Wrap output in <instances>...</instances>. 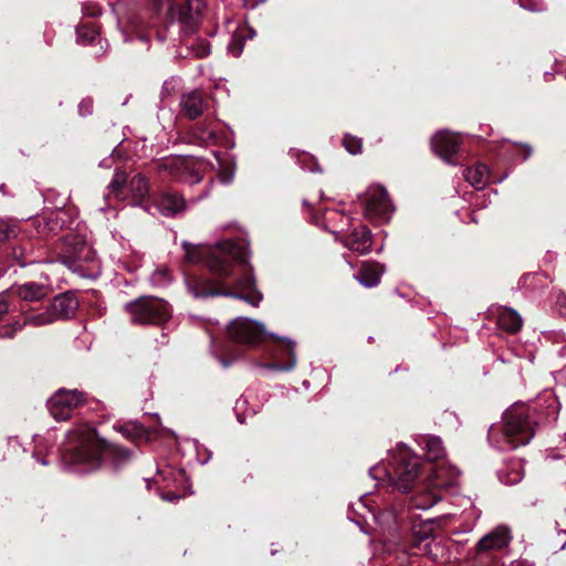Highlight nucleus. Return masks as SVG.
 <instances>
[{
    "label": "nucleus",
    "mask_w": 566,
    "mask_h": 566,
    "mask_svg": "<svg viewBox=\"0 0 566 566\" xmlns=\"http://www.w3.org/2000/svg\"><path fill=\"white\" fill-rule=\"evenodd\" d=\"M182 247L189 262H199L203 254H208L207 266L214 275L213 279L186 277L187 291L195 298L226 296L243 300L252 306L260 304L263 296L255 289V279L242 245L224 240L211 250L188 242Z\"/></svg>",
    "instance_id": "f257e3e1"
},
{
    "label": "nucleus",
    "mask_w": 566,
    "mask_h": 566,
    "mask_svg": "<svg viewBox=\"0 0 566 566\" xmlns=\"http://www.w3.org/2000/svg\"><path fill=\"white\" fill-rule=\"evenodd\" d=\"M69 439L71 441L76 440L77 446L67 450L64 460L75 472H93L101 467L102 460L109 461L113 469L117 470L132 458L130 451L107 444L97 436L95 430L90 428H84L77 433H71Z\"/></svg>",
    "instance_id": "f03ea898"
},
{
    "label": "nucleus",
    "mask_w": 566,
    "mask_h": 566,
    "mask_svg": "<svg viewBox=\"0 0 566 566\" xmlns=\"http://www.w3.org/2000/svg\"><path fill=\"white\" fill-rule=\"evenodd\" d=\"M534 420L530 408L524 405H514L503 416V426L499 438L497 430L490 428L489 439L494 441L500 450H513L527 444L535 433Z\"/></svg>",
    "instance_id": "7ed1b4c3"
},
{
    "label": "nucleus",
    "mask_w": 566,
    "mask_h": 566,
    "mask_svg": "<svg viewBox=\"0 0 566 566\" xmlns=\"http://www.w3.org/2000/svg\"><path fill=\"white\" fill-rule=\"evenodd\" d=\"M228 333L234 342L250 346L260 344L266 336L273 337L284 344L289 352L290 359L285 364L274 363L268 365V367L275 370L290 371L296 365V356L294 352L295 342L290 338L279 337L275 334L268 333L261 322L249 319L247 317H238L229 324Z\"/></svg>",
    "instance_id": "20e7f679"
},
{
    "label": "nucleus",
    "mask_w": 566,
    "mask_h": 566,
    "mask_svg": "<svg viewBox=\"0 0 566 566\" xmlns=\"http://www.w3.org/2000/svg\"><path fill=\"white\" fill-rule=\"evenodd\" d=\"M179 0H148L149 8L164 18L166 22L178 21L186 32H193L200 20L203 9L201 0H188L184 6H178Z\"/></svg>",
    "instance_id": "39448f33"
},
{
    "label": "nucleus",
    "mask_w": 566,
    "mask_h": 566,
    "mask_svg": "<svg viewBox=\"0 0 566 566\" xmlns=\"http://www.w3.org/2000/svg\"><path fill=\"white\" fill-rule=\"evenodd\" d=\"M130 321L140 325L164 326L172 316L170 304L156 296H142L125 305Z\"/></svg>",
    "instance_id": "423d86ee"
},
{
    "label": "nucleus",
    "mask_w": 566,
    "mask_h": 566,
    "mask_svg": "<svg viewBox=\"0 0 566 566\" xmlns=\"http://www.w3.org/2000/svg\"><path fill=\"white\" fill-rule=\"evenodd\" d=\"M460 471L453 467L441 465L437 468L432 481L433 490H426L412 497V505L419 510H428L441 500L438 490L449 489L458 484Z\"/></svg>",
    "instance_id": "0eeeda50"
},
{
    "label": "nucleus",
    "mask_w": 566,
    "mask_h": 566,
    "mask_svg": "<svg viewBox=\"0 0 566 566\" xmlns=\"http://www.w3.org/2000/svg\"><path fill=\"white\" fill-rule=\"evenodd\" d=\"M419 460L417 457L409 454L406 446L400 447L399 457L392 467V473L387 472L389 480L402 493L411 490L416 479L418 478Z\"/></svg>",
    "instance_id": "6e6552de"
},
{
    "label": "nucleus",
    "mask_w": 566,
    "mask_h": 566,
    "mask_svg": "<svg viewBox=\"0 0 566 566\" xmlns=\"http://www.w3.org/2000/svg\"><path fill=\"white\" fill-rule=\"evenodd\" d=\"M364 216L369 220L387 221L394 211V206L382 186H371L360 198Z\"/></svg>",
    "instance_id": "1a4fd4ad"
},
{
    "label": "nucleus",
    "mask_w": 566,
    "mask_h": 566,
    "mask_svg": "<svg viewBox=\"0 0 566 566\" xmlns=\"http://www.w3.org/2000/svg\"><path fill=\"white\" fill-rule=\"evenodd\" d=\"M85 401V395L76 389H59L49 400L48 408L55 420L62 421L71 417L73 409Z\"/></svg>",
    "instance_id": "9d476101"
},
{
    "label": "nucleus",
    "mask_w": 566,
    "mask_h": 566,
    "mask_svg": "<svg viewBox=\"0 0 566 566\" xmlns=\"http://www.w3.org/2000/svg\"><path fill=\"white\" fill-rule=\"evenodd\" d=\"M461 146V139L458 135L448 130L438 132L431 138L433 151L444 161L455 165L453 157L458 154Z\"/></svg>",
    "instance_id": "9b49d317"
},
{
    "label": "nucleus",
    "mask_w": 566,
    "mask_h": 566,
    "mask_svg": "<svg viewBox=\"0 0 566 566\" xmlns=\"http://www.w3.org/2000/svg\"><path fill=\"white\" fill-rule=\"evenodd\" d=\"M65 258L71 266L75 270L82 266L84 262H91L94 260L91 248L81 238H74L70 234L65 237Z\"/></svg>",
    "instance_id": "f8f14e48"
},
{
    "label": "nucleus",
    "mask_w": 566,
    "mask_h": 566,
    "mask_svg": "<svg viewBox=\"0 0 566 566\" xmlns=\"http://www.w3.org/2000/svg\"><path fill=\"white\" fill-rule=\"evenodd\" d=\"M512 539L510 530L505 526H499L489 534L484 535L476 544L479 553L488 551H497L506 547Z\"/></svg>",
    "instance_id": "ddd939ff"
},
{
    "label": "nucleus",
    "mask_w": 566,
    "mask_h": 566,
    "mask_svg": "<svg viewBox=\"0 0 566 566\" xmlns=\"http://www.w3.org/2000/svg\"><path fill=\"white\" fill-rule=\"evenodd\" d=\"M344 245L360 254H366L371 248V232L367 227L353 230L345 239Z\"/></svg>",
    "instance_id": "4468645a"
},
{
    "label": "nucleus",
    "mask_w": 566,
    "mask_h": 566,
    "mask_svg": "<svg viewBox=\"0 0 566 566\" xmlns=\"http://www.w3.org/2000/svg\"><path fill=\"white\" fill-rule=\"evenodd\" d=\"M77 307V300L67 293L57 295L50 304L55 321L70 318L75 314Z\"/></svg>",
    "instance_id": "2eb2a0df"
},
{
    "label": "nucleus",
    "mask_w": 566,
    "mask_h": 566,
    "mask_svg": "<svg viewBox=\"0 0 566 566\" xmlns=\"http://www.w3.org/2000/svg\"><path fill=\"white\" fill-rule=\"evenodd\" d=\"M35 222L40 234H56L65 224V212L62 210L50 211L44 213Z\"/></svg>",
    "instance_id": "dca6fc26"
},
{
    "label": "nucleus",
    "mask_w": 566,
    "mask_h": 566,
    "mask_svg": "<svg viewBox=\"0 0 566 566\" xmlns=\"http://www.w3.org/2000/svg\"><path fill=\"white\" fill-rule=\"evenodd\" d=\"M190 139L200 145H211L217 140L214 122L212 119L198 122L189 130Z\"/></svg>",
    "instance_id": "f3484780"
},
{
    "label": "nucleus",
    "mask_w": 566,
    "mask_h": 566,
    "mask_svg": "<svg viewBox=\"0 0 566 566\" xmlns=\"http://www.w3.org/2000/svg\"><path fill=\"white\" fill-rule=\"evenodd\" d=\"M385 272L384 265L376 262H365L355 279L365 287H375L379 284Z\"/></svg>",
    "instance_id": "a211bd4d"
},
{
    "label": "nucleus",
    "mask_w": 566,
    "mask_h": 566,
    "mask_svg": "<svg viewBox=\"0 0 566 566\" xmlns=\"http://www.w3.org/2000/svg\"><path fill=\"white\" fill-rule=\"evenodd\" d=\"M14 293L23 301L35 302L44 298L48 293V286L36 282H27L18 285Z\"/></svg>",
    "instance_id": "6ab92c4d"
},
{
    "label": "nucleus",
    "mask_w": 566,
    "mask_h": 566,
    "mask_svg": "<svg viewBox=\"0 0 566 566\" xmlns=\"http://www.w3.org/2000/svg\"><path fill=\"white\" fill-rule=\"evenodd\" d=\"M497 325L501 329L514 334L521 329L523 319L515 310L503 307L497 314Z\"/></svg>",
    "instance_id": "aec40b11"
},
{
    "label": "nucleus",
    "mask_w": 566,
    "mask_h": 566,
    "mask_svg": "<svg viewBox=\"0 0 566 566\" xmlns=\"http://www.w3.org/2000/svg\"><path fill=\"white\" fill-rule=\"evenodd\" d=\"M157 207L164 216L174 217L185 209V201L177 193L166 192L158 199Z\"/></svg>",
    "instance_id": "412c9836"
},
{
    "label": "nucleus",
    "mask_w": 566,
    "mask_h": 566,
    "mask_svg": "<svg viewBox=\"0 0 566 566\" xmlns=\"http://www.w3.org/2000/svg\"><path fill=\"white\" fill-rule=\"evenodd\" d=\"M417 442L423 449L427 459L430 461H436L444 455V448L439 437L420 436Z\"/></svg>",
    "instance_id": "4be33fe9"
},
{
    "label": "nucleus",
    "mask_w": 566,
    "mask_h": 566,
    "mask_svg": "<svg viewBox=\"0 0 566 566\" xmlns=\"http://www.w3.org/2000/svg\"><path fill=\"white\" fill-rule=\"evenodd\" d=\"M465 180L475 189H483L489 180V169L485 165L479 164L474 168L464 171Z\"/></svg>",
    "instance_id": "5701e85b"
},
{
    "label": "nucleus",
    "mask_w": 566,
    "mask_h": 566,
    "mask_svg": "<svg viewBox=\"0 0 566 566\" xmlns=\"http://www.w3.org/2000/svg\"><path fill=\"white\" fill-rule=\"evenodd\" d=\"M127 176L125 171L116 170L112 181L107 187V197H114L118 200H124L126 198V189H127Z\"/></svg>",
    "instance_id": "b1692460"
},
{
    "label": "nucleus",
    "mask_w": 566,
    "mask_h": 566,
    "mask_svg": "<svg viewBox=\"0 0 566 566\" xmlns=\"http://www.w3.org/2000/svg\"><path fill=\"white\" fill-rule=\"evenodd\" d=\"M171 281V273L166 265L157 266L149 276V282L155 287H166Z\"/></svg>",
    "instance_id": "393cba45"
},
{
    "label": "nucleus",
    "mask_w": 566,
    "mask_h": 566,
    "mask_svg": "<svg viewBox=\"0 0 566 566\" xmlns=\"http://www.w3.org/2000/svg\"><path fill=\"white\" fill-rule=\"evenodd\" d=\"M128 189L134 198L144 199L149 191L148 181L143 175L138 174L130 179Z\"/></svg>",
    "instance_id": "a878e982"
},
{
    "label": "nucleus",
    "mask_w": 566,
    "mask_h": 566,
    "mask_svg": "<svg viewBox=\"0 0 566 566\" xmlns=\"http://www.w3.org/2000/svg\"><path fill=\"white\" fill-rule=\"evenodd\" d=\"M54 322H56V321H55V318L52 314V311L49 306L45 311H43L41 313L27 316L22 324H24V326H27V325L43 326V325L52 324Z\"/></svg>",
    "instance_id": "bb28decb"
},
{
    "label": "nucleus",
    "mask_w": 566,
    "mask_h": 566,
    "mask_svg": "<svg viewBox=\"0 0 566 566\" xmlns=\"http://www.w3.org/2000/svg\"><path fill=\"white\" fill-rule=\"evenodd\" d=\"M98 32L95 27L90 24H82L76 30V40L81 44H91L97 38Z\"/></svg>",
    "instance_id": "cd10ccee"
},
{
    "label": "nucleus",
    "mask_w": 566,
    "mask_h": 566,
    "mask_svg": "<svg viewBox=\"0 0 566 566\" xmlns=\"http://www.w3.org/2000/svg\"><path fill=\"white\" fill-rule=\"evenodd\" d=\"M500 481L506 485H513L518 483L523 479V472L521 470V463H513L510 472L501 471L499 473Z\"/></svg>",
    "instance_id": "c85d7f7f"
},
{
    "label": "nucleus",
    "mask_w": 566,
    "mask_h": 566,
    "mask_svg": "<svg viewBox=\"0 0 566 566\" xmlns=\"http://www.w3.org/2000/svg\"><path fill=\"white\" fill-rule=\"evenodd\" d=\"M187 46L192 51L197 57H206L210 54V44L205 39H195Z\"/></svg>",
    "instance_id": "c756f323"
},
{
    "label": "nucleus",
    "mask_w": 566,
    "mask_h": 566,
    "mask_svg": "<svg viewBox=\"0 0 566 566\" xmlns=\"http://www.w3.org/2000/svg\"><path fill=\"white\" fill-rule=\"evenodd\" d=\"M343 146L349 154L357 155L361 153L363 142L356 136L346 134L343 138Z\"/></svg>",
    "instance_id": "7c9ffc66"
},
{
    "label": "nucleus",
    "mask_w": 566,
    "mask_h": 566,
    "mask_svg": "<svg viewBox=\"0 0 566 566\" xmlns=\"http://www.w3.org/2000/svg\"><path fill=\"white\" fill-rule=\"evenodd\" d=\"M23 327H24V324H22L21 322H18V321L13 322L12 324L3 325L0 327V338H2V339L13 338L14 335L19 331H22Z\"/></svg>",
    "instance_id": "2f4dec72"
},
{
    "label": "nucleus",
    "mask_w": 566,
    "mask_h": 566,
    "mask_svg": "<svg viewBox=\"0 0 566 566\" xmlns=\"http://www.w3.org/2000/svg\"><path fill=\"white\" fill-rule=\"evenodd\" d=\"M179 87H180V80L177 78V77H171V78L165 81L163 86H161V97H163V99L166 96H169L171 94L177 93Z\"/></svg>",
    "instance_id": "473e14b6"
},
{
    "label": "nucleus",
    "mask_w": 566,
    "mask_h": 566,
    "mask_svg": "<svg viewBox=\"0 0 566 566\" xmlns=\"http://www.w3.org/2000/svg\"><path fill=\"white\" fill-rule=\"evenodd\" d=\"M118 430L127 438H133L139 433H142V427L136 423H128L118 427Z\"/></svg>",
    "instance_id": "72a5a7b5"
},
{
    "label": "nucleus",
    "mask_w": 566,
    "mask_h": 566,
    "mask_svg": "<svg viewBox=\"0 0 566 566\" xmlns=\"http://www.w3.org/2000/svg\"><path fill=\"white\" fill-rule=\"evenodd\" d=\"M518 3L522 8L530 11H542L544 9L542 0H518Z\"/></svg>",
    "instance_id": "f704fd0d"
},
{
    "label": "nucleus",
    "mask_w": 566,
    "mask_h": 566,
    "mask_svg": "<svg viewBox=\"0 0 566 566\" xmlns=\"http://www.w3.org/2000/svg\"><path fill=\"white\" fill-rule=\"evenodd\" d=\"M202 103L201 101V96L198 92H191L187 99H182L181 103H180V106H191V107H195V106H198Z\"/></svg>",
    "instance_id": "c9c22d12"
},
{
    "label": "nucleus",
    "mask_w": 566,
    "mask_h": 566,
    "mask_svg": "<svg viewBox=\"0 0 566 566\" xmlns=\"http://www.w3.org/2000/svg\"><path fill=\"white\" fill-rule=\"evenodd\" d=\"M13 235H15L14 227H12L6 222H0V240L6 241V240H9Z\"/></svg>",
    "instance_id": "e433bc0d"
},
{
    "label": "nucleus",
    "mask_w": 566,
    "mask_h": 566,
    "mask_svg": "<svg viewBox=\"0 0 566 566\" xmlns=\"http://www.w3.org/2000/svg\"><path fill=\"white\" fill-rule=\"evenodd\" d=\"M185 169L188 170L187 176L185 177L187 182L195 185L202 180V175L199 170L195 168L190 169L188 166H186Z\"/></svg>",
    "instance_id": "4c0bfd02"
},
{
    "label": "nucleus",
    "mask_w": 566,
    "mask_h": 566,
    "mask_svg": "<svg viewBox=\"0 0 566 566\" xmlns=\"http://www.w3.org/2000/svg\"><path fill=\"white\" fill-rule=\"evenodd\" d=\"M9 312L8 295L6 293L0 294V321Z\"/></svg>",
    "instance_id": "58836bf2"
},
{
    "label": "nucleus",
    "mask_w": 566,
    "mask_h": 566,
    "mask_svg": "<svg viewBox=\"0 0 566 566\" xmlns=\"http://www.w3.org/2000/svg\"><path fill=\"white\" fill-rule=\"evenodd\" d=\"M185 164L184 160L179 159V158H172V159H167L165 160L161 166L165 168V169H174V168H179L180 166H182Z\"/></svg>",
    "instance_id": "ea45409f"
},
{
    "label": "nucleus",
    "mask_w": 566,
    "mask_h": 566,
    "mask_svg": "<svg viewBox=\"0 0 566 566\" xmlns=\"http://www.w3.org/2000/svg\"><path fill=\"white\" fill-rule=\"evenodd\" d=\"M202 115V108H185L184 116L190 120L197 119Z\"/></svg>",
    "instance_id": "a19ab883"
},
{
    "label": "nucleus",
    "mask_w": 566,
    "mask_h": 566,
    "mask_svg": "<svg viewBox=\"0 0 566 566\" xmlns=\"http://www.w3.org/2000/svg\"><path fill=\"white\" fill-rule=\"evenodd\" d=\"M228 50L234 55L239 56L243 50V45L240 40H234L229 44Z\"/></svg>",
    "instance_id": "79ce46f5"
},
{
    "label": "nucleus",
    "mask_w": 566,
    "mask_h": 566,
    "mask_svg": "<svg viewBox=\"0 0 566 566\" xmlns=\"http://www.w3.org/2000/svg\"><path fill=\"white\" fill-rule=\"evenodd\" d=\"M556 305L558 306L559 312H560L563 315H566V296H565V295L560 294V295L557 297Z\"/></svg>",
    "instance_id": "37998d69"
},
{
    "label": "nucleus",
    "mask_w": 566,
    "mask_h": 566,
    "mask_svg": "<svg viewBox=\"0 0 566 566\" xmlns=\"http://www.w3.org/2000/svg\"><path fill=\"white\" fill-rule=\"evenodd\" d=\"M557 537V545L559 546V549H564L566 546V531H559L556 535Z\"/></svg>",
    "instance_id": "c03bdc74"
},
{
    "label": "nucleus",
    "mask_w": 566,
    "mask_h": 566,
    "mask_svg": "<svg viewBox=\"0 0 566 566\" xmlns=\"http://www.w3.org/2000/svg\"><path fill=\"white\" fill-rule=\"evenodd\" d=\"M520 147L524 150L523 160L531 157L533 149L528 144H521Z\"/></svg>",
    "instance_id": "a18cd8bd"
},
{
    "label": "nucleus",
    "mask_w": 566,
    "mask_h": 566,
    "mask_svg": "<svg viewBox=\"0 0 566 566\" xmlns=\"http://www.w3.org/2000/svg\"><path fill=\"white\" fill-rule=\"evenodd\" d=\"M161 497H163V500H165V501L172 502V501H175V500L179 499L180 496H179V495H176V494H174V493H164V494L161 495Z\"/></svg>",
    "instance_id": "49530a36"
},
{
    "label": "nucleus",
    "mask_w": 566,
    "mask_h": 566,
    "mask_svg": "<svg viewBox=\"0 0 566 566\" xmlns=\"http://www.w3.org/2000/svg\"><path fill=\"white\" fill-rule=\"evenodd\" d=\"M380 470H381L380 467L370 468L369 474L371 475L373 479H380V476L377 474V472Z\"/></svg>",
    "instance_id": "de8ad7c7"
},
{
    "label": "nucleus",
    "mask_w": 566,
    "mask_h": 566,
    "mask_svg": "<svg viewBox=\"0 0 566 566\" xmlns=\"http://www.w3.org/2000/svg\"><path fill=\"white\" fill-rule=\"evenodd\" d=\"M221 364L223 365V367H229L231 363L226 359H222Z\"/></svg>",
    "instance_id": "09e8293b"
},
{
    "label": "nucleus",
    "mask_w": 566,
    "mask_h": 566,
    "mask_svg": "<svg viewBox=\"0 0 566 566\" xmlns=\"http://www.w3.org/2000/svg\"><path fill=\"white\" fill-rule=\"evenodd\" d=\"M210 458H211V454L209 453L208 457L201 461V463L202 464L207 463Z\"/></svg>",
    "instance_id": "8fccbe9b"
},
{
    "label": "nucleus",
    "mask_w": 566,
    "mask_h": 566,
    "mask_svg": "<svg viewBox=\"0 0 566 566\" xmlns=\"http://www.w3.org/2000/svg\"><path fill=\"white\" fill-rule=\"evenodd\" d=\"M291 155H292V156H298V151H297V150H293V149H292V150H291Z\"/></svg>",
    "instance_id": "3c124183"
},
{
    "label": "nucleus",
    "mask_w": 566,
    "mask_h": 566,
    "mask_svg": "<svg viewBox=\"0 0 566 566\" xmlns=\"http://www.w3.org/2000/svg\"><path fill=\"white\" fill-rule=\"evenodd\" d=\"M13 255H14L18 260H20V256L18 255V251H17V250H14V251H13Z\"/></svg>",
    "instance_id": "603ef678"
},
{
    "label": "nucleus",
    "mask_w": 566,
    "mask_h": 566,
    "mask_svg": "<svg viewBox=\"0 0 566 566\" xmlns=\"http://www.w3.org/2000/svg\"><path fill=\"white\" fill-rule=\"evenodd\" d=\"M223 182H226V184L231 182V178H229L228 180H223Z\"/></svg>",
    "instance_id": "864d4df0"
},
{
    "label": "nucleus",
    "mask_w": 566,
    "mask_h": 566,
    "mask_svg": "<svg viewBox=\"0 0 566 566\" xmlns=\"http://www.w3.org/2000/svg\"><path fill=\"white\" fill-rule=\"evenodd\" d=\"M128 103V98H126L124 102H123V105L127 104Z\"/></svg>",
    "instance_id": "5fc2aeb1"
},
{
    "label": "nucleus",
    "mask_w": 566,
    "mask_h": 566,
    "mask_svg": "<svg viewBox=\"0 0 566 566\" xmlns=\"http://www.w3.org/2000/svg\"><path fill=\"white\" fill-rule=\"evenodd\" d=\"M564 78L566 80V74L564 75Z\"/></svg>",
    "instance_id": "6e6d98bb"
}]
</instances>
